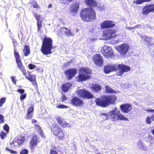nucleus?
I'll list each match as a JSON object with an SVG mask.
<instances>
[{
  "label": "nucleus",
  "instance_id": "53",
  "mask_svg": "<svg viewBox=\"0 0 154 154\" xmlns=\"http://www.w3.org/2000/svg\"><path fill=\"white\" fill-rule=\"evenodd\" d=\"M32 113L27 112V116L28 118H30L32 117Z\"/></svg>",
  "mask_w": 154,
  "mask_h": 154
},
{
  "label": "nucleus",
  "instance_id": "29",
  "mask_svg": "<svg viewBox=\"0 0 154 154\" xmlns=\"http://www.w3.org/2000/svg\"><path fill=\"white\" fill-rule=\"evenodd\" d=\"M151 1V0H135L133 2L136 4L140 5L144 2H149Z\"/></svg>",
  "mask_w": 154,
  "mask_h": 154
},
{
  "label": "nucleus",
  "instance_id": "47",
  "mask_svg": "<svg viewBox=\"0 0 154 154\" xmlns=\"http://www.w3.org/2000/svg\"><path fill=\"white\" fill-rule=\"evenodd\" d=\"M4 116L2 115H0V123H3L4 122Z\"/></svg>",
  "mask_w": 154,
  "mask_h": 154
},
{
  "label": "nucleus",
  "instance_id": "4",
  "mask_svg": "<svg viewBox=\"0 0 154 154\" xmlns=\"http://www.w3.org/2000/svg\"><path fill=\"white\" fill-rule=\"evenodd\" d=\"M52 42V40L50 37H44L41 48V51L44 54L47 55L51 53Z\"/></svg>",
  "mask_w": 154,
  "mask_h": 154
},
{
  "label": "nucleus",
  "instance_id": "45",
  "mask_svg": "<svg viewBox=\"0 0 154 154\" xmlns=\"http://www.w3.org/2000/svg\"><path fill=\"white\" fill-rule=\"evenodd\" d=\"M62 101L64 102H66L67 100V98L64 94H63L62 96Z\"/></svg>",
  "mask_w": 154,
  "mask_h": 154
},
{
  "label": "nucleus",
  "instance_id": "14",
  "mask_svg": "<svg viewBox=\"0 0 154 154\" xmlns=\"http://www.w3.org/2000/svg\"><path fill=\"white\" fill-rule=\"evenodd\" d=\"M153 11H154V4H150L143 7L142 14L144 15H147L149 13Z\"/></svg>",
  "mask_w": 154,
  "mask_h": 154
},
{
  "label": "nucleus",
  "instance_id": "20",
  "mask_svg": "<svg viewBox=\"0 0 154 154\" xmlns=\"http://www.w3.org/2000/svg\"><path fill=\"white\" fill-rule=\"evenodd\" d=\"M115 23L111 21H106L101 24V27L103 28L112 27L114 26Z\"/></svg>",
  "mask_w": 154,
  "mask_h": 154
},
{
  "label": "nucleus",
  "instance_id": "42",
  "mask_svg": "<svg viewBox=\"0 0 154 154\" xmlns=\"http://www.w3.org/2000/svg\"><path fill=\"white\" fill-rule=\"evenodd\" d=\"M26 97V94H22L20 97V99L21 100H24Z\"/></svg>",
  "mask_w": 154,
  "mask_h": 154
},
{
  "label": "nucleus",
  "instance_id": "58",
  "mask_svg": "<svg viewBox=\"0 0 154 154\" xmlns=\"http://www.w3.org/2000/svg\"><path fill=\"white\" fill-rule=\"evenodd\" d=\"M71 0H63V1L64 2H70Z\"/></svg>",
  "mask_w": 154,
  "mask_h": 154
},
{
  "label": "nucleus",
  "instance_id": "15",
  "mask_svg": "<svg viewBox=\"0 0 154 154\" xmlns=\"http://www.w3.org/2000/svg\"><path fill=\"white\" fill-rule=\"evenodd\" d=\"M39 142L38 139L37 135L34 134L33 135L30 141L29 146L32 150L34 149L36 146Z\"/></svg>",
  "mask_w": 154,
  "mask_h": 154
},
{
  "label": "nucleus",
  "instance_id": "64",
  "mask_svg": "<svg viewBox=\"0 0 154 154\" xmlns=\"http://www.w3.org/2000/svg\"><path fill=\"white\" fill-rule=\"evenodd\" d=\"M97 154H100L99 153H97Z\"/></svg>",
  "mask_w": 154,
  "mask_h": 154
},
{
  "label": "nucleus",
  "instance_id": "61",
  "mask_svg": "<svg viewBox=\"0 0 154 154\" xmlns=\"http://www.w3.org/2000/svg\"><path fill=\"white\" fill-rule=\"evenodd\" d=\"M38 5L36 4V5H35L34 6V7H35V8H38Z\"/></svg>",
  "mask_w": 154,
  "mask_h": 154
},
{
  "label": "nucleus",
  "instance_id": "22",
  "mask_svg": "<svg viewBox=\"0 0 154 154\" xmlns=\"http://www.w3.org/2000/svg\"><path fill=\"white\" fill-rule=\"evenodd\" d=\"M62 32H64L66 35L67 36H72L74 35L70 29H67L65 28H62L61 29Z\"/></svg>",
  "mask_w": 154,
  "mask_h": 154
},
{
  "label": "nucleus",
  "instance_id": "48",
  "mask_svg": "<svg viewBox=\"0 0 154 154\" xmlns=\"http://www.w3.org/2000/svg\"><path fill=\"white\" fill-rule=\"evenodd\" d=\"M33 111V107L31 106L27 110V112L32 113Z\"/></svg>",
  "mask_w": 154,
  "mask_h": 154
},
{
  "label": "nucleus",
  "instance_id": "41",
  "mask_svg": "<svg viewBox=\"0 0 154 154\" xmlns=\"http://www.w3.org/2000/svg\"><path fill=\"white\" fill-rule=\"evenodd\" d=\"M3 128L7 132V133H8L9 130V127L8 125L7 124H5Z\"/></svg>",
  "mask_w": 154,
  "mask_h": 154
},
{
  "label": "nucleus",
  "instance_id": "26",
  "mask_svg": "<svg viewBox=\"0 0 154 154\" xmlns=\"http://www.w3.org/2000/svg\"><path fill=\"white\" fill-rule=\"evenodd\" d=\"M23 52L25 56H28L30 53L29 47L28 46H25L23 50Z\"/></svg>",
  "mask_w": 154,
  "mask_h": 154
},
{
  "label": "nucleus",
  "instance_id": "54",
  "mask_svg": "<svg viewBox=\"0 0 154 154\" xmlns=\"http://www.w3.org/2000/svg\"><path fill=\"white\" fill-rule=\"evenodd\" d=\"M146 110L147 111L150 112H154V109H146Z\"/></svg>",
  "mask_w": 154,
  "mask_h": 154
},
{
  "label": "nucleus",
  "instance_id": "52",
  "mask_svg": "<svg viewBox=\"0 0 154 154\" xmlns=\"http://www.w3.org/2000/svg\"><path fill=\"white\" fill-rule=\"evenodd\" d=\"M24 91V90L23 89H19L17 90L18 92L22 94H23Z\"/></svg>",
  "mask_w": 154,
  "mask_h": 154
},
{
  "label": "nucleus",
  "instance_id": "63",
  "mask_svg": "<svg viewBox=\"0 0 154 154\" xmlns=\"http://www.w3.org/2000/svg\"><path fill=\"white\" fill-rule=\"evenodd\" d=\"M14 140L13 141V143H14Z\"/></svg>",
  "mask_w": 154,
  "mask_h": 154
},
{
  "label": "nucleus",
  "instance_id": "32",
  "mask_svg": "<svg viewBox=\"0 0 154 154\" xmlns=\"http://www.w3.org/2000/svg\"><path fill=\"white\" fill-rule=\"evenodd\" d=\"M145 140L147 141H150L151 143H152L154 141V139L152 137L151 135H148L145 137Z\"/></svg>",
  "mask_w": 154,
  "mask_h": 154
},
{
  "label": "nucleus",
  "instance_id": "49",
  "mask_svg": "<svg viewBox=\"0 0 154 154\" xmlns=\"http://www.w3.org/2000/svg\"><path fill=\"white\" fill-rule=\"evenodd\" d=\"M50 154H58L57 151L53 149H51L50 150Z\"/></svg>",
  "mask_w": 154,
  "mask_h": 154
},
{
  "label": "nucleus",
  "instance_id": "12",
  "mask_svg": "<svg viewBox=\"0 0 154 154\" xmlns=\"http://www.w3.org/2000/svg\"><path fill=\"white\" fill-rule=\"evenodd\" d=\"M14 54L16 59L17 63V65L20 69L22 71L24 75L26 74V72L25 70L24 69V67L23 66L22 63L21 61L20 56L18 53L14 50Z\"/></svg>",
  "mask_w": 154,
  "mask_h": 154
},
{
  "label": "nucleus",
  "instance_id": "50",
  "mask_svg": "<svg viewBox=\"0 0 154 154\" xmlns=\"http://www.w3.org/2000/svg\"><path fill=\"white\" fill-rule=\"evenodd\" d=\"M101 114L102 116H104V119H108V115L106 113H101Z\"/></svg>",
  "mask_w": 154,
  "mask_h": 154
},
{
  "label": "nucleus",
  "instance_id": "57",
  "mask_svg": "<svg viewBox=\"0 0 154 154\" xmlns=\"http://www.w3.org/2000/svg\"><path fill=\"white\" fill-rule=\"evenodd\" d=\"M32 122L33 123H36V120L35 119H32Z\"/></svg>",
  "mask_w": 154,
  "mask_h": 154
},
{
  "label": "nucleus",
  "instance_id": "7",
  "mask_svg": "<svg viewBox=\"0 0 154 154\" xmlns=\"http://www.w3.org/2000/svg\"><path fill=\"white\" fill-rule=\"evenodd\" d=\"M51 131L59 139L63 140L64 138V134L61 128L56 124H53L51 127Z\"/></svg>",
  "mask_w": 154,
  "mask_h": 154
},
{
  "label": "nucleus",
  "instance_id": "38",
  "mask_svg": "<svg viewBox=\"0 0 154 154\" xmlns=\"http://www.w3.org/2000/svg\"><path fill=\"white\" fill-rule=\"evenodd\" d=\"M151 118L149 116H148L146 117V122L149 124H150L152 122V120H151Z\"/></svg>",
  "mask_w": 154,
  "mask_h": 154
},
{
  "label": "nucleus",
  "instance_id": "60",
  "mask_svg": "<svg viewBox=\"0 0 154 154\" xmlns=\"http://www.w3.org/2000/svg\"><path fill=\"white\" fill-rule=\"evenodd\" d=\"M151 119L154 121V114L151 116Z\"/></svg>",
  "mask_w": 154,
  "mask_h": 154
},
{
  "label": "nucleus",
  "instance_id": "17",
  "mask_svg": "<svg viewBox=\"0 0 154 154\" xmlns=\"http://www.w3.org/2000/svg\"><path fill=\"white\" fill-rule=\"evenodd\" d=\"M77 70L75 69H69L65 72L67 78L69 79H71L76 74Z\"/></svg>",
  "mask_w": 154,
  "mask_h": 154
},
{
  "label": "nucleus",
  "instance_id": "21",
  "mask_svg": "<svg viewBox=\"0 0 154 154\" xmlns=\"http://www.w3.org/2000/svg\"><path fill=\"white\" fill-rule=\"evenodd\" d=\"M57 120L60 125L62 127L66 128V127H69L70 126V125L69 124L66 123L63 119H62L60 117H58L57 118Z\"/></svg>",
  "mask_w": 154,
  "mask_h": 154
},
{
  "label": "nucleus",
  "instance_id": "23",
  "mask_svg": "<svg viewBox=\"0 0 154 154\" xmlns=\"http://www.w3.org/2000/svg\"><path fill=\"white\" fill-rule=\"evenodd\" d=\"M72 86V85L70 83H67L63 85L62 87V91L64 92L67 91Z\"/></svg>",
  "mask_w": 154,
  "mask_h": 154
},
{
  "label": "nucleus",
  "instance_id": "6",
  "mask_svg": "<svg viewBox=\"0 0 154 154\" xmlns=\"http://www.w3.org/2000/svg\"><path fill=\"white\" fill-rule=\"evenodd\" d=\"M109 115L112 121H113L119 120L128 121L127 118L120 113V112L116 108H115L114 110L110 111L109 112Z\"/></svg>",
  "mask_w": 154,
  "mask_h": 154
},
{
  "label": "nucleus",
  "instance_id": "43",
  "mask_svg": "<svg viewBox=\"0 0 154 154\" xmlns=\"http://www.w3.org/2000/svg\"><path fill=\"white\" fill-rule=\"evenodd\" d=\"M28 67L30 69H33L35 68V66L32 64H30L28 65Z\"/></svg>",
  "mask_w": 154,
  "mask_h": 154
},
{
  "label": "nucleus",
  "instance_id": "24",
  "mask_svg": "<svg viewBox=\"0 0 154 154\" xmlns=\"http://www.w3.org/2000/svg\"><path fill=\"white\" fill-rule=\"evenodd\" d=\"M91 88L92 90L94 91L98 92L101 90L102 88L101 86L98 84H94L93 85Z\"/></svg>",
  "mask_w": 154,
  "mask_h": 154
},
{
  "label": "nucleus",
  "instance_id": "37",
  "mask_svg": "<svg viewBox=\"0 0 154 154\" xmlns=\"http://www.w3.org/2000/svg\"><path fill=\"white\" fill-rule=\"evenodd\" d=\"M34 16L35 17L36 20H37V22L38 21H41L40 20L41 17L40 15L37 14H34Z\"/></svg>",
  "mask_w": 154,
  "mask_h": 154
},
{
  "label": "nucleus",
  "instance_id": "5",
  "mask_svg": "<svg viewBox=\"0 0 154 154\" xmlns=\"http://www.w3.org/2000/svg\"><path fill=\"white\" fill-rule=\"evenodd\" d=\"M79 75L77 78L78 81H83L90 79L91 71L88 68L82 67L79 69Z\"/></svg>",
  "mask_w": 154,
  "mask_h": 154
},
{
  "label": "nucleus",
  "instance_id": "62",
  "mask_svg": "<svg viewBox=\"0 0 154 154\" xmlns=\"http://www.w3.org/2000/svg\"><path fill=\"white\" fill-rule=\"evenodd\" d=\"M152 133L154 135V129L152 131Z\"/></svg>",
  "mask_w": 154,
  "mask_h": 154
},
{
  "label": "nucleus",
  "instance_id": "3",
  "mask_svg": "<svg viewBox=\"0 0 154 154\" xmlns=\"http://www.w3.org/2000/svg\"><path fill=\"white\" fill-rule=\"evenodd\" d=\"M80 15L82 20L84 21L93 20L96 19V14L95 12L91 8H86L82 10Z\"/></svg>",
  "mask_w": 154,
  "mask_h": 154
},
{
  "label": "nucleus",
  "instance_id": "44",
  "mask_svg": "<svg viewBox=\"0 0 154 154\" xmlns=\"http://www.w3.org/2000/svg\"><path fill=\"white\" fill-rule=\"evenodd\" d=\"M5 98H2L0 100V106H2L3 104L5 102Z\"/></svg>",
  "mask_w": 154,
  "mask_h": 154
},
{
  "label": "nucleus",
  "instance_id": "18",
  "mask_svg": "<svg viewBox=\"0 0 154 154\" xmlns=\"http://www.w3.org/2000/svg\"><path fill=\"white\" fill-rule=\"evenodd\" d=\"M71 103L73 105L80 106L83 104V101L78 97H75L70 101Z\"/></svg>",
  "mask_w": 154,
  "mask_h": 154
},
{
  "label": "nucleus",
  "instance_id": "27",
  "mask_svg": "<svg viewBox=\"0 0 154 154\" xmlns=\"http://www.w3.org/2000/svg\"><path fill=\"white\" fill-rule=\"evenodd\" d=\"M29 76H26V78L31 82H35L36 80V76L35 75H31L29 73Z\"/></svg>",
  "mask_w": 154,
  "mask_h": 154
},
{
  "label": "nucleus",
  "instance_id": "19",
  "mask_svg": "<svg viewBox=\"0 0 154 154\" xmlns=\"http://www.w3.org/2000/svg\"><path fill=\"white\" fill-rule=\"evenodd\" d=\"M120 107L121 110L125 113H128L132 109L131 105L128 103L121 105Z\"/></svg>",
  "mask_w": 154,
  "mask_h": 154
},
{
  "label": "nucleus",
  "instance_id": "59",
  "mask_svg": "<svg viewBox=\"0 0 154 154\" xmlns=\"http://www.w3.org/2000/svg\"><path fill=\"white\" fill-rule=\"evenodd\" d=\"M140 26V25H137V26H135V27H132V28H131H131H129V29H133L134 28H135V27H137V26Z\"/></svg>",
  "mask_w": 154,
  "mask_h": 154
},
{
  "label": "nucleus",
  "instance_id": "28",
  "mask_svg": "<svg viewBox=\"0 0 154 154\" xmlns=\"http://www.w3.org/2000/svg\"><path fill=\"white\" fill-rule=\"evenodd\" d=\"M143 38L144 39L145 41L147 42V44L150 45L152 44V39L151 38H150L146 36H144Z\"/></svg>",
  "mask_w": 154,
  "mask_h": 154
},
{
  "label": "nucleus",
  "instance_id": "46",
  "mask_svg": "<svg viewBox=\"0 0 154 154\" xmlns=\"http://www.w3.org/2000/svg\"><path fill=\"white\" fill-rule=\"evenodd\" d=\"M6 150L8 151L11 153H13L14 154H16L17 153V152L16 151L12 150L10 149H9L7 148H6Z\"/></svg>",
  "mask_w": 154,
  "mask_h": 154
},
{
  "label": "nucleus",
  "instance_id": "11",
  "mask_svg": "<svg viewBox=\"0 0 154 154\" xmlns=\"http://www.w3.org/2000/svg\"><path fill=\"white\" fill-rule=\"evenodd\" d=\"M77 93L82 98L90 99L93 97V95L85 89H78L77 91Z\"/></svg>",
  "mask_w": 154,
  "mask_h": 154
},
{
  "label": "nucleus",
  "instance_id": "56",
  "mask_svg": "<svg viewBox=\"0 0 154 154\" xmlns=\"http://www.w3.org/2000/svg\"><path fill=\"white\" fill-rule=\"evenodd\" d=\"M99 8L101 10H103L104 9V7L103 6L99 7Z\"/></svg>",
  "mask_w": 154,
  "mask_h": 154
},
{
  "label": "nucleus",
  "instance_id": "33",
  "mask_svg": "<svg viewBox=\"0 0 154 154\" xmlns=\"http://www.w3.org/2000/svg\"><path fill=\"white\" fill-rule=\"evenodd\" d=\"M25 138L24 137H20L19 138L17 141V143L19 145H20L24 142Z\"/></svg>",
  "mask_w": 154,
  "mask_h": 154
},
{
  "label": "nucleus",
  "instance_id": "39",
  "mask_svg": "<svg viewBox=\"0 0 154 154\" xmlns=\"http://www.w3.org/2000/svg\"><path fill=\"white\" fill-rule=\"evenodd\" d=\"M6 135L7 133H5L3 131H2L0 133V136L2 139H3Z\"/></svg>",
  "mask_w": 154,
  "mask_h": 154
},
{
  "label": "nucleus",
  "instance_id": "8",
  "mask_svg": "<svg viewBox=\"0 0 154 154\" xmlns=\"http://www.w3.org/2000/svg\"><path fill=\"white\" fill-rule=\"evenodd\" d=\"M100 51L103 55L107 58L112 57L113 54L111 48L106 45H104L101 48Z\"/></svg>",
  "mask_w": 154,
  "mask_h": 154
},
{
  "label": "nucleus",
  "instance_id": "51",
  "mask_svg": "<svg viewBox=\"0 0 154 154\" xmlns=\"http://www.w3.org/2000/svg\"><path fill=\"white\" fill-rule=\"evenodd\" d=\"M11 80L14 84H16V80L15 79V78L13 76H12L11 77Z\"/></svg>",
  "mask_w": 154,
  "mask_h": 154
},
{
  "label": "nucleus",
  "instance_id": "55",
  "mask_svg": "<svg viewBox=\"0 0 154 154\" xmlns=\"http://www.w3.org/2000/svg\"><path fill=\"white\" fill-rule=\"evenodd\" d=\"M13 44L14 46H16L17 45V43L16 41H13Z\"/></svg>",
  "mask_w": 154,
  "mask_h": 154
},
{
  "label": "nucleus",
  "instance_id": "35",
  "mask_svg": "<svg viewBox=\"0 0 154 154\" xmlns=\"http://www.w3.org/2000/svg\"><path fill=\"white\" fill-rule=\"evenodd\" d=\"M105 91L107 93H113V90L110 87L106 86Z\"/></svg>",
  "mask_w": 154,
  "mask_h": 154
},
{
  "label": "nucleus",
  "instance_id": "9",
  "mask_svg": "<svg viewBox=\"0 0 154 154\" xmlns=\"http://www.w3.org/2000/svg\"><path fill=\"white\" fill-rule=\"evenodd\" d=\"M116 31L112 29H106L103 33V39L108 40L115 37L116 36Z\"/></svg>",
  "mask_w": 154,
  "mask_h": 154
},
{
  "label": "nucleus",
  "instance_id": "36",
  "mask_svg": "<svg viewBox=\"0 0 154 154\" xmlns=\"http://www.w3.org/2000/svg\"><path fill=\"white\" fill-rule=\"evenodd\" d=\"M56 106L57 108L60 109L67 108H68V107L67 106L60 104H56Z\"/></svg>",
  "mask_w": 154,
  "mask_h": 154
},
{
  "label": "nucleus",
  "instance_id": "10",
  "mask_svg": "<svg viewBox=\"0 0 154 154\" xmlns=\"http://www.w3.org/2000/svg\"><path fill=\"white\" fill-rule=\"evenodd\" d=\"M116 49L121 54L125 55L127 54L129 49V45L126 43L116 46Z\"/></svg>",
  "mask_w": 154,
  "mask_h": 154
},
{
  "label": "nucleus",
  "instance_id": "16",
  "mask_svg": "<svg viewBox=\"0 0 154 154\" xmlns=\"http://www.w3.org/2000/svg\"><path fill=\"white\" fill-rule=\"evenodd\" d=\"M79 3L78 2L73 3L71 6L70 14L74 16L76 15L79 8Z\"/></svg>",
  "mask_w": 154,
  "mask_h": 154
},
{
  "label": "nucleus",
  "instance_id": "40",
  "mask_svg": "<svg viewBox=\"0 0 154 154\" xmlns=\"http://www.w3.org/2000/svg\"><path fill=\"white\" fill-rule=\"evenodd\" d=\"M28 153V151L26 149H24L22 150L20 152V154H27Z\"/></svg>",
  "mask_w": 154,
  "mask_h": 154
},
{
  "label": "nucleus",
  "instance_id": "1",
  "mask_svg": "<svg viewBox=\"0 0 154 154\" xmlns=\"http://www.w3.org/2000/svg\"><path fill=\"white\" fill-rule=\"evenodd\" d=\"M117 69H118L116 74L119 76H121L124 72H127L130 69V67L123 64L107 65L104 67V72L106 73H108Z\"/></svg>",
  "mask_w": 154,
  "mask_h": 154
},
{
  "label": "nucleus",
  "instance_id": "34",
  "mask_svg": "<svg viewBox=\"0 0 154 154\" xmlns=\"http://www.w3.org/2000/svg\"><path fill=\"white\" fill-rule=\"evenodd\" d=\"M42 21H38L37 22V31H39L42 27Z\"/></svg>",
  "mask_w": 154,
  "mask_h": 154
},
{
  "label": "nucleus",
  "instance_id": "31",
  "mask_svg": "<svg viewBox=\"0 0 154 154\" xmlns=\"http://www.w3.org/2000/svg\"><path fill=\"white\" fill-rule=\"evenodd\" d=\"M35 128L37 131L40 133L42 137H44V134L42 133V130L40 126L38 125H36Z\"/></svg>",
  "mask_w": 154,
  "mask_h": 154
},
{
  "label": "nucleus",
  "instance_id": "2",
  "mask_svg": "<svg viewBox=\"0 0 154 154\" xmlns=\"http://www.w3.org/2000/svg\"><path fill=\"white\" fill-rule=\"evenodd\" d=\"M115 95L104 96L101 98H97L95 102L98 106L102 107L108 106L111 104H114L116 100Z\"/></svg>",
  "mask_w": 154,
  "mask_h": 154
},
{
  "label": "nucleus",
  "instance_id": "13",
  "mask_svg": "<svg viewBox=\"0 0 154 154\" xmlns=\"http://www.w3.org/2000/svg\"><path fill=\"white\" fill-rule=\"evenodd\" d=\"M92 60L96 65L99 66H102L103 64V60L102 57L99 54H96L94 55Z\"/></svg>",
  "mask_w": 154,
  "mask_h": 154
},
{
  "label": "nucleus",
  "instance_id": "25",
  "mask_svg": "<svg viewBox=\"0 0 154 154\" xmlns=\"http://www.w3.org/2000/svg\"><path fill=\"white\" fill-rule=\"evenodd\" d=\"M86 3L88 6H97V3L94 0H86Z\"/></svg>",
  "mask_w": 154,
  "mask_h": 154
},
{
  "label": "nucleus",
  "instance_id": "30",
  "mask_svg": "<svg viewBox=\"0 0 154 154\" xmlns=\"http://www.w3.org/2000/svg\"><path fill=\"white\" fill-rule=\"evenodd\" d=\"M137 146L140 149H144L145 146L143 143L140 140L138 141L137 143Z\"/></svg>",
  "mask_w": 154,
  "mask_h": 154
}]
</instances>
